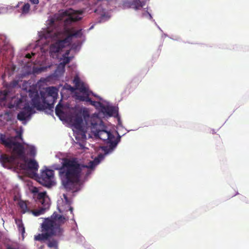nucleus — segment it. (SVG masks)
Instances as JSON below:
<instances>
[{"mask_svg":"<svg viewBox=\"0 0 249 249\" xmlns=\"http://www.w3.org/2000/svg\"><path fill=\"white\" fill-rule=\"evenodd\" d=\"M62 160L60 166L54 167L55 170L58 171V176L62 185L67 191L73 192L79 191L82 176L84 174L86 176L90 174L89 169L94 167V162L90 161L87 165L80 163L75 158H64Z\"/></svg>","mask_w":249,"mask_h":249,"instance_id":"f257e3e1","label":"nucleus"},{"mask_svg":"<svg viewBox=\"0 0 249 249\" xmlns=\"http://www.w3.org/2000/svg\"><path fill=\"white\" fill-rule=\"evenodd\" d=\"M21 134L14 137H6L5 134H0V143L6 148H12V156L2 154L0 157V162L4 167L11 168L16 158L21 160H25L26 156L24 147L21 143L16 142L18 138L21 139Z\"/></svg>","mask_w":249,"mask_h":249,"instance_id":"f03ea898","label":"nucleus"},{"mask_svg":"<svg viewBox=\"0 0 249 249\" xmlns=\"http://www.w3.org/2000/svg\"><path fill=\"white\" fill-rule=\"evenodd\" d=\"M66 221L64 216L54 213L50 217L45 218L41 224V231L43 233L35 235L34 239L42 241L48 240L53 236L62 235L63 230L61 226Z\"/></svg>","mask_w":249,"mask_h":249,"instance_id":"7ed1b4c3","label":"nucleus"},{"mask_svg":"<svg viewBox=\"0 0 249 249\" xmlns=\"http://www.w3.org/2000/svg\"><path fill=\"white\" fill-rule=\"evenodd\" d=\"M90 127L92 133L95 137L106 142L108 145L101 147L102 151L107 155L111 152L118 143L120 137L115 139L114 136L106 130L103 122L97 116H92L90 119Z\"/></svg>","mask_w":249,"mask_h":249,"instance_id":"20e7f679","label":"nucleus"},{"mask_svg":"<svg viewBox=\"0 0 249 249\" xmlns=\"http://www.w3.org/2000/svg\"><path fill=\"white\" fill-rule=\"evenodd\" d=\"M41 98L39 97L37 90L30 89L29 91V96L31 98L33 106L38 110L48 109L53 112L54 103L57 99H52L51 97L45 96L44 92H40Z\"/></svg>","mask_w":249,"mask_h":249,"instance_id":"39448f33","label":"nucleus"},{"mask_svg":"<svg viewBox=\"0 0 249 249\" xmlns=\"http://www.w3.org/2000/svg\"><path fill=\"white\" fill-rule=\"evenodd\" d=\"M37 200L38 202L41 204L42 207L38 210H32L28 206L29 202L20 200L18 202V206L21 209V213H32L34 216H38L43 214L45 211L48 210L50 206L49 198L47 197L45 192L39 193L37 195Z\"/></svg>","mask_w":249,"mask_h":249,"instance_id":"423d86ee","label":"nucleus"},{"mask_svg":"<svg viewBox=\"0 0 249 249\" xmlns=\"http://www.w3.org/2000/svg\"><path fill=\"white\" fill-rule=\"evenodd\" d=\"M64 32L67 37L63 40H60L55 43L52 44L50 46V53H58L65 46L66 44H69L71 41L72 37H81L82 36V29L75 31L73 28L65 27Z\"/></svg>","mask_w":249,"mask_h":249,"instance_id":"0eeeda50","label":"nucleus"},{"mask_svg":"<svg viewBox=\"0 0 249 249\" xmlns=\"http://www.w3.org/2000/svg\"><path fill=\"white\" fill-rule=\"evenodd\" d=\"M73 83L74 84L75 89L79 90V91L83 93V95H81L79 93H75V98L80 101H85L86 102H89L90 105L92 106H95L96 103L101 104L99 102H96L93 101L89 97V96L91 91H89L88 87H87L84 83L82 82L79 77L78 75L74 76L73 80Z\"/></svg>","mask_w":249,"mask_h":249,"instance_id":"6e6552de","label":"nucleus"},{"mask_svg":"<svg viewBox=\"0 0 249 249\" xmlns=\"http://www.w3.org/2000/svg\"><path fill=\"white\" fill-rule=\"evenodd\" d=\"M89 112L86 109H80L74 112L71 117L70 121L76 129L82 131L83 130V119L87 125H89L88 120L91 119Z\"/></svg>","mask_w":249,"mask_h":249,"instance_id":"1a4fd4ad","label":"nucleus"},{"mask_svg":"<svg viewBox=\"0 0 249 249\" xmlns=\"http://www.w3.org/2000/svg\"><path fill=\"white\" fill-rule=\"evenodd\" d=\"M54 176L53 170L46 169L41 172L40 175L37 178V180L43 186L47 188H51L55 184Z\"/></svg>","mask_w":249,"mask_h":249,"instance_id":"9d476101","label":"nucleus"},{"mask_svg":"<svg viewBox=\"0 0 249 249\" xmlns=\"http://www.w3.org/2000/svg\"><path fill=\"white\" fill-rule=\"evenodd\" d=\"M34 113L33 108L27 104L24 106L23 110L18 113L17 119L21 121H25L27 119L30 118Z\"/></svg>","mask_w":249,"mask_h":249,"instance_id":"9b49d317","label":"nucleus"},{"mask_svg":"<svg viewBox=\"0 0 249 249\" xmlns=\"http://www.w3.org/2000/svg\"><path fill=\"white\" fill-rule=\"evenodd\" d=\"M63 15L67 16V18L65 19V24L66 25L79 21L81 18L74 11L71 9L64 11L63 13Z\"/></svg>","mask_w":249,"mask_h":249,"instance_id":"f8f14e48","label":"nucleus"},{"mask_svg":"<svg viewBox=\"0 0 249 249\" xmlns=\"http://www.w3.org/2000/svg\"><path fill=\"white\" fill-rule=\"evenodd\" d=\"M58 89L54 87H47L44 92L45 96L51 97L52 99H57L58 97Z\"/></svg>","mask_w":249,"mask_h":249,"instance_id":"ddd939ff","label":"nucleus"},{"mask_svg":"<svg viewBox=\"0 0 249 249\" xmlns=\"http://www.w3.org/2000/svg\"><path fill=\"white\" fill-rule=\"evenodd\" d=\"M27 165V168L29 170L33 171H37L38 168V164L37 162L33 159L28 160L26 157L25 160H22Z\"/></svg>","mask_w":249,"mask_h":249,"instance_id":"4468645a","label":"nucleus"},{"mask_svg":"<svg viewBox=\"0 0 249 249\" xmlns=\"http://www.w3.org/2000/svg\"><path fill=\"white\" fill-rule=\"evenodd\" d=\"M129 6L135 10H139L145 5V1L140 0H132L128 2Z\"/></svg>","mask_w":249,"mask_h":249,"instance_id":"2eb2a0df","label":"nucleus"},{"mask_svg":"<svg viewBox=\"0 0 249 249\" xmlns=\"http://www.w3.org/2000/svg\"><path fill=\"white\" fill-rule=\"evenodd\" d=\"M102 111L103 113H106L109 116H112L116 113L117 111L114 107L101 106Z\"/></svg>","mask_w":249,"mask_h":249,"instance_id":"dca6fc26","label":"nucleus"},{"mask_svg":"<svg viewBox=\"0 0 249 249\" xmlns=\"http://www.w3.org/2000/svg\"><path fill=\"white\" fill-rule=\"evenodd\" d=\"M70 51L69 50L67 51L66 52L65 55H64V59L62 62H61L58 68L61 67L63 70H64L66 64H68L71 60L70 57L68 56V55L69 54Z\"/></svg>","mask_w":249,"mask_h":249,"instance_id":"f3484780","label":"nucleus"},{"mask_svg":"<svg viewBox=\"0 0 249 249\" xmlns=\"http://www.w3.org/2000/svg\"><path fill=\"white\" fill-rule=\"evenodd\" d=\"M63 105L60 103H59L55 107V114L56 115L61 119V117H64V112L62 110Z\"/></svg>","mask_w":249,"mask_h":249,"instance_id":"a211bd4d","label":"nucleus"},{"mask_svg":"<svg viewBox=\"0 0 249 249\" xmlns=\"http://www.w3.org/2000/svg\"><path fill=\"white\" fill-rule=\"evenodd\" d=\"M26 150L27 154L31 157H35L36 155V149L35 146L27 144Z\"/></svg>","mask_w":249,"mask_h":249,"instance_id":"6ab92c4d","label":"nucleus"},{"mask_svg":"<svg viewBox=\"0 0 249 249\" xmlns=\"http://www.w3.org/2000/svg\"><path fill=\"white\" fill-rule=\"evenodd\" d=\"M16 224L17 225L18 231L23 234L25 232V228L22 223V221L21 219H15Z\"/></svg>","mask_w":249,"mask_h":249,"instance_id":"aec40b11","label":"nucleus"},{"mask_svg":"<svg viewBox=\"0 0 249 249\" xmlns=\"http://www.w3.org/2000/svg\"><path fill=\"white\" fill-rule=\"evenodd\" d=\"M11 113L8 111H5L3 114L0 115L1 118L7 122L11 120Z\"/></svg>","mask_w":249,"mask_h":249,"instance_id":"412c9836","label":"nucleus"},{"mask_svg":"<svg viewBox=\"0 0 249 249\" xmlns=\"http://www.w3.org/2000/svg\"><path fill=\"white\" fill-rule=\"evenodd\" d=\"M30 9V5L28 3H25L21 8V12L23 14H27Z\"/></svg>","mask_w":249,"mask_h":249,"instance_id":"4be33fe9","label":"nucleus"},{"mask_svg":"<svg viewBox=\"0 0 249 249\" xmlns=\"http://www.w3.org/2000/svg\"><path fill=\"white\" fill-rule=\"evenodd\" d=\"M48 246L50 248H57V242L55 240H53L52 241H49L48 243Z\"/></svg>","mask_w":249,"mask_h":249,"instance_id":"5701e85b","label":"nucleus"},{"mask_svg":"<svg viewBox=\"0 0 249 249\" xmlns=\"http://www.w3.org/2000/svg\"><path fill=\"white\" fill-rule=\"evenodd\" d=\"M142 16L143 17H148L149 19L152 18V16L151 14L147 11H145L143 13H142Z\"/></svg>","mask_w":249,"mask_h":249,"instance_id":"b1692460","label":"nucleus"},{"mask_svg":"<svg viewBox=\"0 0 249 249\" xmlns=\"http://www.w3.org/2000/svg\"><path fill=\"white\" fill-rule=\"evenodd\" d=\"M22 99H19L18 102L17 103L16 105V107H20V104L22 103Z\"/></svg>","mask_w":249,"mask_h":249,"instance_id":"393cba45","label":"nucleus"},{"mask_svg":"<svg viewBox=\"0 0 249 249\" xmlns=\"http://www.w3.org/2000/svg\"><path fill=\"white\" fill-rule=\"evenodd\" d=\"M35 54V53H32V54H30V53H27L25 55V57L27 58H31L32 57V55H34Z\"/></svg>","mask_w":249,"mask_h":249,"instance_id":"a878e982","label":"nucleus"},{"mask_svg":"<svg viewBox=\"0 0 249 249\" xmlns=\"http://www.w3.org/2000/svg\"><path fill=\"white\" fill-rule=\"evenodd\" d=\"M30 1L34 4H37L39 3V0H30Z\"/></svg>","mask_w":249,"mask_h":249,"instance_id":"bb28decb","label":"nucleus"},{"mask_svg":"<svg viewBox=\"0 0 249 249\" xmlns=\"http://www.w3.org/2000/svg\"><path fill=\"white\" fill-rule=\"evenodd\" d=\"M70 90L71 91H73V90H74L75 89V87H71V86H70Z\"/></svg>","mask_w":249,"mask_h":249,"instance_id":"cd10ccee","label":"nucleus"},{"mask_svg":"<svg viewBox=\"0 0 249 249\" xmlns=\"http://www.w3.org/2000/svg\"><path fill=\"white\" fill-rule=\"evenodd\" d=\"M64 197L65 199H67V196L65 195H64Z\"/></svg>","mask_w":249,"mask_h":249,"instance_id":"c85d7f7f","label":"nucleus"},{"mask_svg":"<svg viewBox=\"0 0 249 249\" xmlns=\"http://www.w3.org/2000/svg\"><path fill=\"white\" fill-rule=\"evenodd\" d=\"M72 210H73L72 208L71 207V208H70V210L71 212H72Z\"/></svg>","mask_w":249,"mask_h":249,"instance_id":"c756f323","label":"nucleus"},{"mask_svg":"<svg viewBox=\"0 0 249 249\" xmlns=\"http://www.w3.org/2000/svg\"><path fill=\"white\" fill-rule=\"evenodd\" d=\"M5 96H6V94L4 95V98H3V100H5Z\"/></svg>","mask_w":249,"mask_h":249,"instance_id":"7c9ffc66","label":"nucleus"},{"mask_svg":"<svg viewBox=\"0 0 249 249\" xmlns=\"http://www.w3.org/2000/svg\"><path fill=\"white\" fill-rule=\"evenodd\" d=\"M93 26H92L89 28V29H91L92 28H93Z\"/></svg>","mask_w":249,"mask_h":249,"instance_id":"2f4dec72","label":"nucleus"}]
</instances>
